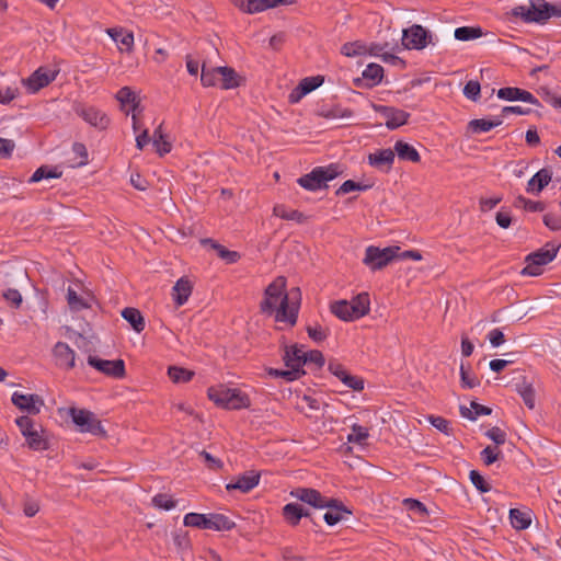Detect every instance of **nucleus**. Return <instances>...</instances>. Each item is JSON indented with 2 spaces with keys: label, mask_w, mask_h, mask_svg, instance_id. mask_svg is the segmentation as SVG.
<instances>
[{
  "label": "nucleus",
  "mask_w": 561,
  "mask_h": 561,
  "mask_svg": "<svg viewBox=\"0 0 561 561\" xmlns=\"http://www.w3.org/2000/svg\"><path fill=\"white\" fill-rule=\"evenodd\" d=\"M286 278L276 277L265 289V298L261 302V310L264 313H275V321L287 322L295 325L300 306V289L293 288L285 291Z\"/></svg>",
  "instance_id": "1"
},
{
  "label": "nucleus",
  "mask_w": 561,
  "mask_h": 561,
  "mask_svg": "<svg viewBox=\"0 0 561 561\" xmlns=\"http://www.w3.org/2000/svg\"><path fill=\"white\" fill-rule=\"evenodd\" d=\"M511 15L525 23L545 24L552 16H561V8L546 0H529V5H517Z\"/></svg>",
  "instance_id": "2"
},
{
  "label": "nucleus",
  "mask_w": 561,
  "mask_h": 561,
  "mask_svg": "<svg viewBox=\"0 0 561 561\" xmlns=\"http://www.w3.org/2000/svg\"><path fill=\"white\" fill-rule=\"evenodd\" d=\"M208 398L218 407L239 410L250 405L249 397L237 388H228L224 385L208 388Z\"/></svg>",
  "instance_id": "3"
},
{
  "label": "nucleus",
  "mask_w": 561,
  "mask_h": 561,
  "mask_svg": "<svg viewBox=\"0 0 561 561\" xmlns=\"http://www.w3.org/2000/svg\"><path fill=\"white\" fill-rule=\"evenodd\" d=\"M184 526L198 529H213L217 531L230 530L236 524L229 517L222 514H198L188 513L183 519Z\"/></svg>",
  "instance_id": "4"
},
{
  "label": "nucleus",
  "mask_w": 561,
  "mask_h": 561,
  "mask_svg": "<svg viewBox=\"0 0 561 561\" xmlns=\"http://www.w3.org/2000/svg\"><path fill=\"white\" fill-rule=\"evenodd\" d=\"M341 173L337 164L317 167L310 173L300 176L297 182L307 191H318L328 187L327 182L335 179Z\"/></svg>",
  "instance_id": "5"
},
{
  "label": "nucleus",
  "mask_w": 561,
  "mask_h": 561,
  "mask_svg": "<svg viewBox=\"0 0 561 561\" xmlns=\"http://www.w3.org/2000/svg\"><path fill=\"white\" fill-rule=\"evenodd\" d=\"M560 245L547 243L538 251L530 253L526 257V266L522 270V275L538 276L542 273V266L550 263L557 255Z\"/></svg>",
  "instance_id": "6"
},
{
  "label": "nucleus",
  "mask_w": 561,
  "mask_h": 561,
  "mask_svg": "<svg viewBox=\"0 0 561 561\" xmlns=\"http://www.w3.org/2000/svg\"><path fill=\"white\" fill-rule=\"evenodd\" d=\"M18 427L26 439L28 448L33 450H45L48 448L47 440L43 437V428L30 416L22 415L15 420Z\"/></svg>",
  "instance_id": "7"
},
{
  "label": "nucleus",
  "mask_w": 561,
  "mask_h": 561,
  "mask_svg": "<svg viewBox=\"0 0 561 561\" xmlns=\"http://www.w3.org/2000/svg\"><path fill=\"white\" fill-rule=\"evenodd\" d=\"M69 414L73 421V423L80 427L81 432H88L96 436H106V431L104 430L101 421L96 419V416L83 409L71 408Z\"/></svg>",
  "instance_id": "8"
},
{
  "label": "nucleus",
  "mask_w": 561,
  "mask_h": 561,
  "mask_svg": "<svg viewBox=\"0 0 561 561\" xmlns=\"http://www.w3.org/2000/svg\"><path fill=\"white\" fill-rule=\"evenodd\" d=\"M398 251L399 247L379 249L377 247L370 245L365 251L363 263L373 271L381 270L397 257Z\"/></svg>",
  "instance_id": "9"
},
{
  "label": "nucleus",
  "mask_w": 561,
  "mask_h": 561,
  "mask_svg": "<svg viewBox=\"0 0 561 561\" xmlns=\"http://www.w3.org/2000/svg\"><path fill=\"white\" fill-rule=\"evenodd\" d=\"M58 71L50 70L46 67H39L27 79H23L22 83L26 87L30 93H36L42 88L47 87L53 82Z\"/></svg>",
  "instance_id": "10"
},
{
  "label": "nucleus",
  "mask_w": 561,
  "mask_h": 561,
  "mask_svg": "<svg viewBox=\"0 0 561 561\" xmlns=\"http://www.w3.org/2000/svg\"><path fill=\"white\" fill-rule=\"evenodd\" d=\"M88 364L110 377L123 378L125 376V363L123 359L107 360L90 355Z\"/></svg>",
  "instance_id": "11"
},
{
  "label": "nucleus",
  "mask_w": 561,
  "mask_h": 561,
  "mask_svg": "<svg viewBox=\"0 0 561 561\" xmlns=\"http://www.w3.org/2000/svg\"><path fill=\"white\" fill-rule=\"evenodd\" d=\"M290 496L314 508H324L330 506L329 499L323 496L318 490L311 488H296L290 491Z\"/></svg>",
  "instance_id": "12"
},
{
  "label": "nucleus",
  "mask_w": 561,
  "mask_h": 561,
  "mask_svg": "<svg viewBox=\"0 0 561 561\" xmlns=\"http://www.w3.org/2000/svg\"><path fill=\"white\" fill-rule=\"evenodd\" d=\"M304 345L293 344L283 346V360L287 368L297 369L299 376L304 375L302 366L306 364Z\"/></svg>",
  "instance_id": "13"
},
{
  "label": "nucleus",
  "mask_w": 561,
  "mask_h": 561,
  "mask_svg": "<svg viewBox=\"0 0 561 561\" xmlns=\"http://www.w3.org/2000/svg\"><path fill=\"white\" fill-rule=\"evenodd\" d=\"M11 401L18 409L32 415L38 414L41 408L44 405V400L38 394L14 392Z\"/></svg>",
  "instance_id": "14"
},
{
  "label": "nucleus",
  "mask_w": 561,
  "mask_h": 561,
  "mask_svg": "<svg viewBox=\"0 0 561 561\" xmlns=\"http://www.w3.org/2000/svg\"><path fill=\"white\" fill-rule=\"evenodd\" d=\"M427 31L421 25H413L403 31L402 44L411 49H422L427 45Z\"/></svg>",
  "instance_id": "15"
},
{
  "label": "nucleus",
  "mask_w": 561,
  "mask_h": 561,
  "mask_svg": "<svg viewBox=\"0 0 561 561\" xmlns=\"http://www.w3.org/2000/svg\"><path fill=\"white\" fill-rule=\"evenodd\" d=\"M374 108L376 112L380 113L381 116L386 119V126L389 129H396L404 125L410 116V114L404 112L403 110H399L391 106L375 105Z\"/></svg>",
  "instance_id": "16"
},
{
  "label": "nucleus",
  "mask_w": 561,
  "mask_h": 561,
  "mask_svg": "<svg viewBox=\"0 0 561 561\" xmlns=\"http://www.w3.org/2000/svg\"><path fill=\"white\" fill-rule=\"evenodd\" d=\"M76 113L91 126L99 129H105L110 124V118L103 112L93 106L80 105L76 108Z\"/></svg>",
  "instance_id": "17"
},
{
  "label": "nucleus",
  "mask_w": 561,
  "mask_h": 561,
  "mask_svg": "<svg viewBox=\"0 0 561 561\" xmlns=\"http://www.w3.org/2000/svg\"><path fill=\"white\" fill-rule=\"evenodd\" d=\"M261 474L256 471L240 474L226 485L228 491L238 490L241 493H248L253 490L260 482Z\"/></svg>",
  "instance_id": "18"
},
{
  "label": "nucleus",
  "mask_w": 561,
  "mask_h": 561,
  "mask_svg": "<svg viewBox=\"0 0 561 561\" xmlns=\"http://www.w3.org/2000/svg\"><path fill=\"white\" fill-rule=\"evenodd\" d=\"M329 370L336 376L346 387L360 391L364 389V380L346 371L342 364L337 362L329 363Z\"/></svg>",
  "instance_id": "19"
},
{
  "label": "nucleus",
  "mask_w": 561,
  "mask_h": 561,
  "mask_svg": "<svg viewBox=\"0 0 561 561\" xmlns=\"http://www.w3.org/2000/svg\"><path fill=\"white\" fill-rule=\"evenodd\" d=\"M57 365L65 369L75 367L76 353L67 343L57 342L53 348Z\"/></svg>",
  "instance_id": "20"
},
{
  "label": "nucleus",
  "mask_w": 561,
  "mask_h": 561,
  "mask_svg": "<svg viewBox=\"0 0 561 561\" xmlns=\"http://www.w3.org/2000/svg\"><path fill=\"white\" fill-rule=\"evenodd\" d=\"M394 157L396 154L393 149H380L368 156V162L370 165L379 170L388 171L392 167Z\"/></svg>",
  "instance_id": "21"
},
{
  "label": "nucleus",
  "mask_w": 561,
  "mask_h": 561,
  "mask_svg": "<svg viewBox=\"0 0 561 561\" xmlns=\"http://www.w3.org/2000/svg\"><path fill=\"white\" fill-rule=\"evenodd\" d=\"M323 83V77H307L302 79L299 85L289 94L290 102H297L301 96L312 92Z\"/></svg>",
  "instance_id": "22"
},
{
  "label": "nucleus",
  "mask_w": 561,
  "mask_h": 561,
  "mask_svg": "<svg viewBox=\"0 0 561 561\" xmlns=\"http://www.w3.org/2000/svg\"><path fill=\"white\" fill-rule=\"evenodd\" d=\"M329 502L331 505L325 507L329 508V511L323 516V519L328 525H336L346 514H351V511H348L341 501L336 499H329Z\"/></svg>",
  "instance_id": "23"
},
{
  "label": "nucleus",
  "mask_w": 561,
  "mask_h": 561,
  "mask_svg": "<svg viewBox=\"0 0 561 561\" xmlns=\"http://www.w3.org/2000/svg\"><path fill=\"white\" fill-rule=\"evenodd\" d=\"M282 512L285 520L291 526H297L302 517L310 515L309 511L298 503L286 504Z\"/></svg>",
  "instance_id": "24"
},
{
  "label": "nucleus",
  "mask_w": 561,
  "mask_h": 561,
  "mask_svg": "<svg viewBox=\"0 0 561 561\" xmlns=\"http://www.w3.org/2000/svg\"><path fill=\"white\" fill-rule=\"evenodd\" d=\"M552 172L546 168L539 170L528 181L527 192L533 194H539L551 181Z\"/></svg>",
  "instance_id": "25"
},
{
  "label": "nucleus",
  "mask_w": 561,
  "mask_h": 561,
  "mask_svg": "<svg viewBox=\"0 0 561 561\" xmlns=\"http://www.w3.org/2000/svg\"><path fill=\"white\" fill-rule=\"evenodd\" d=\"M193 285L185 278L181 277L173 286V299L178 306H183L192 294Z\"/></svg>",
  "instance_id": "26"
},
{
  "label": "nucleus",
  "mask_w": 561,
  "mask_h": 561,
  "mask_svg": "<svg viewBox=\"0 0 561 561\" xmlns=\"http://www.w3.org/2000/svg\"><path fill=\"white\" fill-rule=\"evenodd\" d=\"M290 3L288 0H247L242 10L248 13L262 12L268 8Z\"/></svg>",
  "instance_id": "27"
},
{
  "label": "nucleus",
  "mask_w": 561,
  "mask_h": 561,
  "mask_svg": "<svg viewBox=\"0 0 561 561\" xmlns=\"http://www.w3.org/2000/svg\"><path fill=\"white\" fill-rule=\"evenodd\" d=\"M393 150L394 154L397 153L398 158L403 161L419 162L421 159L417 150L403 140L396 141Z\"/></svg>",
  "instance_id": "28"
},
{
  "label": "nucleus",
  "mask_w": 561,
  "mask_h": 561,
  "mask_svg": "<svg viewBox=\"0 0 561 561\" xmlns=\"http://www.w3.org/2000/svg\"><path fill=\"white\" fill-rule=\"evenodd\" d=\"M216 71H219L220 87L224 90L234 89L240 85V77L230 67H216Z\"/></svg>",
  "instance_id": "29"
},
{
  "label": "nucleus",
  "mask_w": 561,
  "mask_h": 561,
  "mask_svg": "<svg viewBox=\"0 0 561 561\" xmlns=\"http://www.w3.org/2000/svg\"><path fill=\"white\" fill-rule=\"evenodd\" d=\"M351 310L353 314L359 319L369 313L370 310V300L369 295L367 293H360L356 297H354L351 301H348Z\"/></svg>",
  "instance_id": "30"
},
{
  "label": "nucleus",
  "mask_w": 561,
  "mask_h": 561,
  "mask_svg": "<svg viewBox=\"0 0 561 561\" xmlns=\"http://www.w3.org/2000/svg\"><path fill=\"white\" fill-rule=\"evenodd\" d=\"M106 33L113 41L124 46L126 50H131L134 45V34L131 32H127L122 27H112L107 28Z\"/></svg>",
  "instance_id": "31"
},
{
  "label": "nucleus",
  "mask_w": 561,
  "mask_h": 561,
  "mask_svg": "<svg viewBox=\"0 0 561 561\" xmlns=\"http://www.w3.org/2000/svg\"><path fill=\"white\" fill-rule=\"evenodd\" d=\"M201 242L203 245H209L217 252L218 256L227 263H236L240 259V254L238 252L226 249L213 239H203Z\"/></svg>",
  "instance_id": "32"
},
{
  "label": "nucleus",
  "mask_w": 561,
  "mask_h": 561,
  "mask_svg": "<svg viewBox=\"0 0 561 561\" xmlns=\"http://www.w3.org/2000/svg\"><path fill=\"white\" fill-rule=\"evenodd\" d=\"M122 317L131 325V328L140 333L145 329V319L141 314V312L131 307H127L122 310Z\"/></svg>",
  "instance_id": "33"
},
{
  "label": "nucleus",
  "mask_w": 561,
  "mask_h": 561,
  "mask_svg": "<svg viewBox=\"0 0 561 561\" xmlns=\"http://www.w3.org/2000/svg\"><path fill=\"white\" fill-rule=\"evenodd\" d=\"M351 305L347 300H339L331 305V312L343 321H353L357 318L353 314L351 310Z\"/></svg>",
  "instance_id": "34"
},
{
  "label": "nucleus",
  "mask_w": 561,
  "mask_h": 561,
  "mask_svg": "<svg viewBox=\"0 0 561 561\" xmlns=\"http://www.w3.org/2000/svg\"><path fill=\"white\" fill-rule=\"evenodd\" d=\"M363 80L367 81L368 87L377 85L383 77V68L378 64H369L363 71Z\"/></svg>",
  "instance_id": "35"
},
{
  "label": "nucleus",
  "mask_w": 561,
  "mask_h": 561,
  "mask_svg": "<svg viewBox=\"0 0 561 561\" xmlns=\"http://www.w3.org/2000/svg\"><path fill=\"white\" fill-rule=\"evenodd\" d=\"M152 144L161 157L169 153L172 149L171 142L165 139V135L162 131V124H160L153 131Z\"/></svg>",
  "instance_id": "36"
},
{
  "label": "nucleus",
  "mask_w": 561,
  "mask_h": 561,
  "mask_svg": "<svg viewBox=\"0 0 561 561\" xmlns=\"http://www.w3.org/2000/svg\"><path fill=\"white\" fill-rule=\"evenodd\" d=\"M510 519L515 529H526L531 523L530 514L518 508L510 511Z\"/></svg>",
  "instance_id": "37"
},
{
  "label": "nucleus",
  "mask_w": 561,
  "mask_h": 561,
  "mask_svg": "<svg viewBox=\"0 0 561 561\" xmlns=\"http://www.w3.org/2000/svg\"><path fill=\"white\" fill-rule=\"evenodd\" d=\"M502 123L503 121L499 117L494 119L479 118L470 121L469 127L473 133H485L500 126Z\"/></svg>",
  "instance_id": "38"
},
{
  "label": "nucleus",
  "mask_w": 561,
  "mask_h": 561,
  "mask_svg": "<svg viewBox=\"0 0 561 561\" xmlns=\"http://www.w3.org/2000/svg\"><path fill=\"white\" fill-rule=\"evenodd\" d=\"M482 34V28L479 26H461L455 30V38L462 42L479 38Z\"/></svg>",
  "instance_id": "39"
},
{
  "label": "nucleus",
  "mask_w": 561,
  "mask_h": 561,
  "mask_svg": "<svg viewBox=\"0 0 561 561\" xmlns=\"http://www.w3.org/2000/svg\"><path fill=\"white\" fill-rule=\"evenodd\" d=\"M273 214L282 219L295 220L297 222H302L305 218L302 213L287 209L284 205H275L273 208Z\"/></svg>",
  "instance_id": "40"
},
{
  "label": "nucleus",
  "mask_w": 561,
  "mask_h": 561,
  "mask_svg": "<svg viewBox=\"0 0 561 561\" xmlns=\"http://www.w3.org/2000/svg\"><path fill=\"white\" fill-rule=\"evenodd\" d=\"M369 437L368 428L358 424H354L351 433L347 435V442L358 445H364Z\"/></svg>",
  "instance_id": "41"
},
{
  "label": "nucleus",
  "mask_w": 561,
  "mask_h": 561,
  "mask_svg": "<svg viewBox=\"0 0 561 561\" xmlns=\"http://www.w3.org/2000/svg\"><path fill=\"white\" fill-rule=\"evenodd\" d=\"M168 375L173 382L180 383L190 381L194 373L182 367L171 366L168 369Z\"/></svg>",
  "instance_id": "42"
},
{
  "label": "nucleus",
  "mask_w": 561,
  "mask_h": 561,
  "mask_svg": "<svg viewBox=\"0 0 561 561\" xmlns=\"http://www.w3.org/2000/svg\"><path fill=\"white\" fill-rule=\"evenodd\" d=\"M319 115L329 119L350 118L353 116V112L350 108H343L336 105L331 108H322Z\"/></svg>",
  "instance_id": "43"
},
{
  "label": "nucleus",
  "mask_w": 561,
  "mask_h": 561,
  "mask_svg": "<svg viewBox=\"0 0 561 561\" xmlns=\"http://www.w3.org/2000/svg\"><path fill=\"white\" fill-rule=\"evenodd\" d=\"M61 176V172H58L57 169H49L46 165L39 167L33 175L30 178L28 183H36L44 179H58Z\"/></svg>",
  "instance_id": "44"
},
{
  "label": "nucleus",
  "mask_w": 561,
  "mask_h": 561,
  "mask_svg": "<svg viewBox=\"0 0 561 561\" xmlns=\"http://www.w3.org/2000/svg\"><path fill=\"white\" fill-rule=\"evenodd\" d=\"M116 99L121 102V104L123 106L125 105H130V108L127 111V113L129 111H135L138 103L136 102V95L135 93L130 90V88L128 87H124L122 88L117 94H116Z\"/></svg>",
  "instance_id": "45"
},
{
  "label": "nucleus",
  "mask_w": 561,
  "mask_h": 561,
  "mask_svg": "<svg viewBox=\"0 0 561 561\" xmlns=\"http://www.w3.org/2000/svg\"><path fill=\"white\" fill-rule=\"evenodd\" d=\"M219 71L215 68L207 69L205 65L202 66L201 82L204 87H215L220 84Z\"/></svg>",
  "instance_id": "46"
},
{
  "label": "nucleus",
  "mask_w": 561,
  "mask_h": 561,
  "mask_svg": "<svg viewBox=\"0 0 561 561\" xmlns=\"http://www.w3.org/2000/svg\"><path fill=\"white\" fill-rule=\"evenodd\" d=\"M341 53L346 57H355L367 53V47L359 41L345 43L341 48Z\"/></svg>",
  "instance_id": "47"
},
{
  "label": "nucleus",
  "mask_w": 561,
  "mask_h": 561,
  "mask_svg": "<svg viewBox=\"0 0 561 561\" xmlns=\"http://www.w3.org/2000/svg\"><path fill=\"white\" fill-rule=\"evenodd\" d=\"M152 505L157 508L170 511L175 507L176 501L164 493H159L152 497Z\"/></svg>",
  "instance_id": "48"
},
{
  "label": "nucleus",
  "mask_w": 561,
  "mask_h": 561,
  "mask_svg": "<svg viewBox=\"0 0 561 561\" xmlns=\"http://www.w3.org/2000/svg\"><path fill=\"white\" fill-rule=\"evenodd\" d=\"M518 393L523 398L524 403L530 410L535 408V390L531 385L523 383L518 386Z\"/></svg>",
  "instance_id": "49"
},
{
  "label": "nucleus",
  "mask_w": 561,
  "mask_h": 561,
  "mask_svg": "<svg viewBox=\"0 0 561 561\" xmlns=\"http://www.w3.org/2000/svg\"><path fill=\"white\" fill-rule=\"evenodd\" d=\"M67 301L70 309L75 311H79L89 307L88 304H85L82 298L78 296L77 291L71 287H68L67 290Z\"/></svg>",
  "instance_id": "50"
},
{
  "label": "nucleus",
  "mask_w": 561,
  "mask_h": 561,
  "mask_svg": "<svg viewBox=\"0 0 561 561\" xmlns=\"http://www.w3.org/2000/svg\"><path fill=\"white\" fill-rule=\"evenodd\" d=\"M267 373L272 377L283 378V379H285L287 381H293V380H296V379H298L300 377L299 376V371L297 369H293V368H287L285 370L276 369V368H270L267 370Z\"/></svg>",
  "instance_id": "51"
},
{
  "label": "nucleus",
  "mask_w": 561,
  "mask_h": 561,
  "mask_svg": "<svg viewBox=\"0 0 561 561\" xmlns=\"http://www.w3.org/2000/svg\"><path fill=\"white\" fill-rule=\"evenodd\" d=\"M72 152L76 158H79L78 161L72 163V167H82L88 164V150L87 147L81 142H75L72 145Z\"/></svg>",
  "instance_id": "52"
},
{
  "label": "nucleus",
  "mask_w": 561,
  "mask_h": 561,
  "mask_svg": "<svg viewBox=\"0 0 561 561\" xmlns=\"http://www.w3.org/2000/svg\"><path fill=\"white\" fill-rule=\"evenodd\" d=\"M480 457L485 466H490L501 457V451L499 447L486 446L481 453Z\"/></svg>",
  "instance_id": "53"
},
{
  "label": "nucleus",
  "mask_w": 561,
  "mask_h": 561,
  "mask_svg": "<svg viewBox=\"0 0 561 561\" xmlns=\"http://www.w3.org/2000/svg\"><path fill=\"white\" fill-rule=\"evenodd\" d=\"M403 504L408 511L414 513L420 517H424L428 514L426 506L415 499H405L403 501Z\"/></svg>",
  "instance_id": "54"
},
{
  "label": "nucleus",
  "mask_w": 561,
  "mask_h": 561,
  "mask_svg": "<svg viewBox=\"0 0 561 561\" xmlns=\"http://www.w3.org/2000/svg\"><path fill=\"white\" fill-rule=\"evenodd\" d=\"M516 207H523L528 211H542L545 209V205L541 202H534L525 198L524 196H518L515 201Z\"/></svg>",
  "instance_id": "55"
},
{
  "label": "nucleus",
  "mask_w": 561,
  "mask_h": 561,
  "mask_svg": "<svg viewBox=\"0 0 561 561\" xmlns=\"http://www.w3.org/2000/svg\"><path fill=\"white\" fill-rule=\"evenodd\" d=\"M460 379L461 386L468 389H472L480 383L479 379L474 375L470 374L469 369L463 365L460 366Z\"/></svg>",
  "instance_id": "56"
},
{
  "label": "nucleus",
  "mask_w": 561,
  "mask_h": 561,
  "mask_svg": "<svg viewBox=\"0 0 561 561\" xmlns=\"http://www.w3.org/2000/svg\"><path fill=\"white\" fill-rule=\"evenodd\" d=\"M307 333L312 341L321 343L328 337L329 330L323 329L321 325H308Z\"/></svg>",
  "instance_id": "57"
},
{
  "label": "nucleus",
  "mask_w": 561,
  "mask_h": 561,
  "mask_svg": "<svg viewBox=\"0 0 561 561\" xmlns=\"http://www.w3.org/2000/svg\"><path fill=\"white\" fill-rule=\"evenodd\" d=\"M469 478L472 484L482 493H486L491 490L490 484L485 481V479L477 471L471 470L469 473Z\"/></svg>",
  "instance_id": "58"
},
{
  "label": "nucleus",
  "mask_w": 561,
  "mask_h": 561,
  "mask_svg": "<svg viewBox=\"0 0 561 561\" xmlns=\"http://www.w3.org/2000/svg\"><path fill=\"white\" fill-rule=\"evenodd\" d=\"M481 87L478 81L470 80L463 88V94L466 98L472 101H477L480 96Z\"/></svg>",
  "instance_id": "59"
},
{
  "label": "nucleus",
  "mask_w": 561,
  "mask_h": 561,
  "mask_svg": "<svg viewBox=\"0 0 561 561\" xmlns=\"http://www.w3.org/2000/svg\"><path fill=\"white\" fill-rule=\"evenodd\" d=\"M520 88L507 87L497 90V98L505 101H518Z\"/></svg>",
  "instance_id": "60"
},
{
  "label": "nucleus",
  "mask_w": 561,
  "mask_h": 561,
  "mask_svg": "<svg viewBox=\"0 0 561 561\" xmlns=\"http://www.w3.org/2000/svg\"><path fill=\"white\" fill-rule=\"evenodd\" d=\"M543 224L551 230L557 231L561 229V214L549 211L543 216Z\"/></svg>",
  "instance_id": "61"
},
{
  "label": "nucleus",
  "mask_w": 561,
  "mask_h": 561,
  "mask_svg": "<svg viewBox=\"0 0 561 561\" xmlns=\"http://www.w3.org/2000/svg\"><path fill=\"white\" fill-rule=\"evenodd\" d=\"M2 297L7 302L11 304L14 308H19L23 301L22 295L18 289L8 288L3 291Z\"/></svg>",
  "instance_id": "62"
},
{
  "label": "nucleus",
  "mask_w": 561,
  "mask_h": 561,
  "mask_svg": "<svg viewBox=\"0 0 561 561\" xmlns=\"http://www.w3.org/2000/svg\"><path fill=\"white\" fill-rule=\"evenodd\" d=\"M366 188V185H362L353 180H347L337 188L336 195H345L354 191H364Z\"/></svg>",
  "instance_id": "63"
},
{
  "label": "nucleus",
  "mask_w": 561,
  "mask_h": 561,
  "mask_svg": "<svg viewBox=\"0 0 561 561\" xmlns=\"http://www.w3.org/2000/svg\"><path fill=\"white\" fill-rule=\"evenodd\" d=\"M485 435L492 439L496 446L499 445H503L506 440V433L504 431H502L500 427L497 426H494L492 428H490Z\"/></svg>",
  "instance_id": "64"
}]
</instances>
